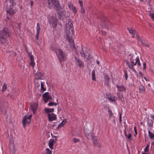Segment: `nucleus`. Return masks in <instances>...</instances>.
Masks as SVG:
<instances>
[{
    "instance_id": "nucleus-63",
    "label": "nucleus",
    "mask_w": 154,
    "mask_h": 154,
    "mask_svg": "<svg viewBox=\"0 0 154 154\" xmlns=\"http://www.w3.org/2000/svg\"><path fill=\"white\" fill-rule=\"evenodd\" d=\"M152 118L154 120V115H152L151 116Z\"/></svg>"
},
{
    "instance_id": "nucleus-20",
    "label": "nucleus",
    "mask_w": 154,
    "mask_h": 154,
    "mask_svg": "<svg viewBox=\"0 0 154 154\" xmlns=\"http://www.w3.org/2000/svg\"><path fill=\"white\" fill-rule=\"evenodd\" d=\"M34 73L35 74L36 77L37 79H40L42 76V74L39 72H36L35 71H34Z\"/></svg>"
},
{
    "instance_id": "nucleus-24",
    "label": "nucleus",
    "mask_w": 154,
    "mask_h": 154,
    "mask_svg": "<svg viewBox=\"0 0 154 154\" xmlns=\"http://www.w3.org/2000/svg\"><path fill=\"white\" fill-rule=\"evenodd\" d=\"M78 64L80 68H83L84 66V63L81 60H78Z\"/></svg>"
},
{
    "instance_id": "nucleus-16",
    "label": "nucleus",
    "mask_w": 154,
    "mask_h": 154,
    "mask_svg": "<svg viewBox=\"0 0 154 154\" xmlns=\"http://www.w3.org/2000/svg\"><path fill=\"white\" fill-rule=\"evenodd\" d=\"M56 138L51 139L49 141L48 145L50 149H53L54 144L56 143Z\"/></svg>"
},
{
    "instance_id": "nucleus-3",
    "label": "nucleus",
    "mask_w": 154,
    "mask_h": 154,
    "mask_svg": "<svg viewBox=\"0 0 154 154\" xmlns=\"http://www.w3.org/2000/svg\"><path fill=\"white\" fill-rule=\"evenodd\" d=\"M9 31L6 27H4L0 32V44H4L6 42V38L10 36Z\"/></svg>"
},
{
    "instance_id": "nucleus-9",
    "label": "nucleus",
    "mask_w": 154,
    "mask_h": 154,
    "mask_svg": "<svg viewBox=\"0 0 154 154\" xmlns=\"http://www.w3.org/2000/svg\"><path fill=\"white\" fill-rule=\"evenodd\" d=\"M49 22L54 28H56L57 25V18L54 16L51 17L49 19Z\"/></svg>"
},
{
    "instance_id": "nucleus-36",
    "label": "nucleus",
    "mask_w": 154,
    "mask_h": 154,
    "mask_svg": "<svg viewBox=\"0 0 154 154\" xmlns=\"http://www.w3.org/2000/svg\"><path fill=\"white\" fill-rule=\"evenodd\" d=\"M9 140L11 143H13V140H14L13 138V136L11 135H10V137H9Z\"/></svg>"
},
{
    "instance_id": "nucleus-12",
    "label": "nucleus",
    "mask_w": 154,
    "mask_h": 154,
    "mask_svg": "<svg viewBox=\"0 0 154 154\" xmlns=\"http://www.w3.org/2000/svg\"><path fill=\"white\" fill-rule=\"evenodd\" d=\"M48 116L49 121H52L57 119L56 115L53 113H48Z\"/></svg>"
},
{
    "instance_id": "nucleus-34",
    "label": "nucleus",
    "mask_w": 154,
    "mask_h": 154,
    "mask_svg": "<svg viewBox=\"0 0 154 154\" xmlns=\"http://www.w3.org/2000/svg\"><path fill=\"white\" fill-rule=\"evenodd\" d=\"M7 88V85L6 84L4 83L2 86V91H5Z\"/></svg>"
},
{
    "instance_id": "nucleus-1",
    "label": "nucleus",
    "mask_w": 154,
    "mask_h": 154,
    "mask_svg": "<svg viewBox=\"0 0 154 154\" xmlns=\"http://www.w3.org/2000/svg\"><path fill=\"white\" fill-rule=\"evenodd\" d=\"M48 6L50 9L54 8L57 11L58 18L61 19L63 15L64 10L61 7L57 0H48Z\"/></svg>"
},
{
    "instance_id": "nucleus-15",
    "label": "nucleus",
    "mask_w": 154,
    "mask_h": 154,
    "mask_svg": "<svg viewBox=\"0 0 154 154\" xmlns=\"http://www.w3.org/2000/svg\"><path fill=\"white\" fill-rule=\"evenodd\" d=\"M80 53L81 55V56L84 57L85 58H86L88 59H89V55L87 57H86V56L88 54V52L87 51H84L83 50V48H81V50L80 51Z\"/></svg>"
},
{
    "instance_id": "nucleus-59",
    "label": "nucleus",
    "mask_w": 154,
    "mask_h": 154,
    "mask_svg": "<svg viewBox=\"0 0 154 154\" xmlns=\"http://www.w3.org/2000/svg\"><path fill=\"white\" fill-rule=\"evenodd\" d=\"M38 82H39V83H37V84H38V85H37V86H38V87H39V86H40V82L41 83V82H39V81H38Z\"/></svg>"
},
{
    "instance_id": "nucleus-28",
    "label": "nucleus",
    "mask_w": 154,
    "mask_h": 154,
    "mask_svg": "<svg viewBox=\"0 0 154 154\" xmlns=\"http://www.w3.org/2000/svg\"><path fill=\"white\" fill-rule=\"evenodd\" d=\"M45 111L46 113H50V112H53L54 111V109L53 108H45Z\"/></svg>"
},
{
    "instance_id": "nucleus-47",
    "label": "nucleus",
    "mask_w": 154,
    "mask_h": 154,
    "mask_svg": "<svg viewBox=\"0 0 154 154\" xmlns=\"http://www.w3.org/2000/svg\"><path fill=\"white\" fill-rule=\"evenodd\" d=\"M119 122H122V113H121L119 114Z\"/></svg>"
},
{
    "instance_id": "nucleus-46",
    "label": "nucleus",
    "mask_w": 154,
    "mask_h": 154,
    "mask_svg": "<svg viewBox=\"0 0 154 154\" xmlns=\"http://www.w3.org/2000/svg\"><path fill=\"white\" fill-rule=\"evenodd\" d=\"M128 77V74L127 73V72L126 71H125V79L126 80L127 79Z\"/></svg>"
},
{
    "instance_id": "nucleus-31",
    "label": "nucleus",
    "mask_w": 154,
    "mask_h": 154,
    "mask_svg": "<svg viewBox=\"0 0 154 154\" xmlns=\"http://www.w3.org/2000/svg\"><path fill=\"white\" fill-rule=\"evenodd\" d=\"M127 29L129 31V32L131 33L132 35H135V31L134 30L132 29H130L129 28H128Z\"/></svg>"
},
{
    "instance_id": "nucleus-57",
    "label": "nucleus",
    "mask_w": 154,
    "mask_h": 154,
    "mask_svg": "<svg viewBox=\"0 0 154 154\" xmlns=\"http://www.w3.org/2000/svg\"><path fill=\"white\" fill-rule=\"evenodd\" d=\"M143 78L144 79L146 80V81H149V80H148L147 79V78L145 77H143Z\"/></svg>"
},
{
    "instance_id": "nucleus-22",
    "label": "nucleus",
    "mask_w": 154,
    "mask_h": 154,
    "mask_svg": "<svg viewBox=\"0 0 154 154\" xmlns=\"http://www.w3.org/2000/svg\"><path fill=\"white\" fill-rule=\"evenodd\" d=\"M107 98L110 100L112 101H115L117 100L116 97L113 95H108Z\"/></svg>"
},
{
    "instance_id": "nucleus-35",
    "label": "nucleus",
    "mask_w": 154,
    "mask_h": 154,
    "mask_svg": "<svg viewBox=\"0 0 154 154\" xmlns=\"http://www.w3.org/2000/svg\"><path fill=\"white\" fill-rule=\"evenodd\" d=\"M57 104V103L53 102H50L48 104V105L50 106H52L53 105L56 106Z\"/></svg>"
},
{
    "instance_id": "nucleus-61",
    "label": "nucleus",
    "mask_w": 154,
    "mask_h": 154,
    "mask_svg": "<svg viewBox=\"0 0 154 154\" xmlns=\"http://www.w3.org/2000/svg\"><path fill=\"white\" fill-rule=\"evenodd\" d=\"M146 2L147 3H149V2H150V0H146Z\"/></svg>"
},
{
    "instance_id": "nucleus-38",
    "label": "nucleus",
    "mask_w": 154,
    "mask_h": 154,
    "mask_svg": "<svg viewBox=\"0 0 154 154\" xmlns=\"http://www.w3.org/2000/svg\"><path fill=\"white\" fill-rule=\"evenodd\" d=\"M149 144H147L145 148L144 149V151L145 152H146L148 151V149L149 147Z\"/></svg>"
},
{
    "instance_id": "nucleus-62",
    "label": "nucleus",
    "mask_w": 154,
    "mask_h": 154,
    "mask_svg": "<svg viewBox=\"0 0 154 154\" xmlns=\"http://www.w3.org/2000/svg\"><path fill=\"white\" fill-rule=\"evenodd\" d=\"M96 63H97L98 65H99V61H97V60L96 61Z\"/></svg>"
},
{
    "instance_id": "nucleus-5",
    "label": "nucleus",
    "mask_w": 154,
    "mask_h": 154,
    "mask_svg": "<svg viewBox=\"0 0 154 154\" xmlns=\"http://www.w3.org/2000/svg\"><path fill=\"white\" fill-rule=\"evenodd\" d=\"M8 104L5 99L3 98H0V109L2 114L5 115L8 108Z\"/></svg>"
},
{
    "instance_id": "nucleus-14",
    "label": "nucleus",
    "mask_w": 154,
    "mask_h": 154,
    "mask_svg": "<svg viewBox=\"0 0 154 154\" xmlns=\"http://www.w3.org/2000/svg\"><path fill=\"white\" fill-rule=\"evenodd\" d=\"M26 51L30 57V58L31 60L30 64L32 67H34L35 63L34 61L33 57V55H32L31 54V53L28 51L27 50H26Z\"/></svg>"
},
{
    "instance_id": "nucleus-43",
    "label": "nucleus",
    "mask_w": 154,
    "mask_h": 154,
    "mask_svg": "<svg viewBox=\"0 0 154 154\" xmlns=\"http://www.w3.org/2000/svg\"><path fill=\"white\" fill-rule=\"evenodd\" d=\"M79 2L80 6L81 7H82L83 5V0H79Z\"/></svg>"
},
{
    "instance_id": "nucleus-40",
    "label": "nucleus",
    "mask_w": 154,
    "mask_h": 154,
    "mask_svg": "<svg viewBox=\"0 0 154 154\" xmlns=\"http://www.w3.org/2000/svg\"><path fill=\"white\" fill-rule=\"evenodd\" d=\"M66 120H64L63 121H62L60 124V125H61L62 126H63L66 123Z\"/></svg>"
},
{
    "instance_id": "nucleus-53",
    "label": "nucleus",
    "mask_w": 154,
    "mask_h": 154,
    "mask_svg": "<svg viewBox=\"0 0 154 154\" xmlns=\"http://www.w3.org/2000/svg\"><path fill=\"white\" fill-rule=\"evenodd\" d=\"M73 140L75 143H76L77 142V139L76 138H74L73 139Z\"/></svg>"
},
{
    "instance_id": "nucleus-17",
    "label": "nucleus",
    "mask_w": 154,
    "mask_h": 154,
    "mask_svg": "<svg viewBox=\"0 0 154 154\" xmlns=\"http://www.w3.org/2000/svg\"><path fill=\"white\" fill-rule=\"evenodd\" d=\"M93 143L94 146H97L98 148L100 147V142L96 138L93 139Z\"/></svg>"
},
{
    "instance_id": "nucleus-45",
    "label": "nucleus",
    "mask_w": 154,
    "mask_h": 154,
    "mask_svg": "<svg viewBox=\"0 0 154 154\" xmlns=\"http://www.w3.org/2000/svg\"><path fill=\"white\" fill-rule=\"evenodd\" d=\"M143 69H146V63L145 62H144L143 63Z\"/></svg>"
},
{
    "instance_id": "nucleus-60",
    "label": "nucleus",
    "mask_w": 154,
    "mask_h": 154,
    "mask_svg": "<svg viewBox=\"0 0 154 154\" xmlns=\"http://www.w3.org/2000/svg\"><path fill=\"white\" fill-rule=\"evenodd\" d=\"M109 113H110V116L112 114V112L111 111L109 110Z\"/></svg>"
},
{
    "instance_id": "nucleus-52",
    "label": "nucleus",
    "mask_w": 154,
    "mask_h": 154,
    "mask_svg": "<svg viewBox=\"0 0 154 154\" xmlns=\"http://www.w3.org/2000/svg\"><path fill=\"white\" fill-rule=\"evenodd\" d=\"M63 126L62 125H60V124H59L58 125V126L57 127V129H59L60 128H61Z\"/></svg>"
},
{
    "instance_id": "nucleus-4",
    "label": "nucleus",
    "mask_w": 154,
    "mask_h": 154,
    "mask_svg": "<svg viewBox=\"0 0 154 154\" xmlns=\"http://www.w3.org/2000/svg\"><path fill=\"white\" fill-rule=\"evenodd\" d=\"M132 56H131V57L130 58V63H129V61L128 60H125V62L126 64L128 66V67L132 70L134 72H136V71L134 67V66H135L136 63H137L138 66H140V60L139 57H137L136 58V61L135 62H134L133 60L132 59Z\"/></svg>"
},
{
    "instance_id": "nucleus-25",
    "label": "nucleus",
    "mask_w": 154,
    "mask_h": 154,
    "mask_svg": "<svg viewBox=\"0 0 154 154\" xmlns=\"http://www.w3.org/2000/svg\"><path fill=\"white\" fill-rule=\"evenodd\" d=\"M139 90L140 92L141 93H144L145 92V88L142 85H140L139 86Z\"/></svg>"
},
{
    "instance_id": "nucleus-37",
    "label": "nucleus",
    "mask_w": 154,
    "mask_h": 154,
    "mask_svg": "<svg viewBox=\"0 0 154 154\" xmlns=\"http://www.w3.org/2000/svg\"><path fill=\"white\" fill-rule=\"evenodd\" d=\"M140 42H141V43L143 45L145 46L146 47H148L149 46V45L147 43H145L144 42H143L142 41V40H140Z\"/></svg>"
},
{
    "instance_id": "nucleus-10",
    "label": "nucleus",
    "mask_w": 154,
    "mask_h": 154,
    "mask_svg": "<svg viewBox=\"0 0 154 154\" xmlns=\"http://www.w3.org/2000/svg\"><path fill=\"white\" fill-rule=\"evenodd\" d=\"M59 54L58 58L60 62L65 61L66 60V55L63 51L60 49H58Z\"/></svg>"
},
{
    "instance_id": "nucleus-56",
    "label": "nucleus",
    "mask_w": 154,
    "mask_h": 154,
    "mask_svg": "<svg viewBox=\"0 0 154 154\" xmlns=\"http://www.w3.org/2000/svg\"><path fill=\"white\" fill-rule=\"evenodd\" d=\"M102 34L103 35H105L106 33L105 31H102Z\"/></svg>"
},
{
    "instance_id": "nucleus-2",
    "label": "nucleus",
    "mask_w": 154,
    "mask_h": 154,
    "mask_svg": "<svg viewBox=\"0 0 154 154\" xmlns=\"http://www.w3.org/2000/svg\"><path fill=\"white\" fill-rule=\"evenodd\" d=\"M65 25L66 37L68 42L72 45L73 41L72 39V36L73 35V32L71 20H69L68 21V23L66 24Z\"/></svg>"
},
{
    "instance_id": "nucleus-54",
    "label": "nucleus",
    "mask_w": 154,
    "mask_h": 154,
    "mask_svg": "<svg viewBox=\"0 0 154 154\" xmlns=\"http://www.w3.org/2000/svg\"><path fill=\"white\" fill-rule=\"evenodd\" d=\"M6 52L7 53H10V54H11L12 52V51H10L9 50H7Z\"/></svg>"
},
{
    "instance_id": "nucleus-44",
    "label": "nucleus",
    "mask_w": 154,
    "mask_h": 154,
    "mask_svg": "<svg viewBox=\"0 0 154 154\" xmlns=\"http://www.w3.org/2000/svg\"><path fill=\"white\" fill-rule=\"evenodd\" d=\"M81 7V12L83 14H85V9H84V8L82 7V6Z\"/></svg>"
},
{
    "instance_id": "nucleus-13",
    "label": "nucleus",
    "mask_w": 154,
    "mask_h": 154,
    "mask_svg": "<svg viewBox=\"0 0 154 154\" xmlns=\"http://www.w3.org/2000/svg\"><path fill=\"white\" fill-rule=\"evenodd\" d=\"M38 105V104L37 103H34L30 105V109L34 114L35 113V111L37 109Z\"/></svg>"
},
{
    "instance_id": "nucleus-11",
    "label": "nucleus",
    "mask_w": 154,
    "mask_h": 154,
    "mask_svg": "<svg viewBox=\"0 0 154 154\" xmlns=\"http://www.w3.org/2000/svg\"><path fill=\"white\" fill-rule=\"evenodd\" d=\"M44 98L43 100L45 103H46L48 101H51L52 100V98L49 94V93L46 92L43 95Z\"/></svg>"
},
{
    "instance_id": "nucleus-49",
    "label": "nucleus",
    "mask_w": 154,
    "mask_h": 154,
    "mask_svg": "<svg viewBox=\"0 0 154 154\" xmlns=\"http://www.w3.org/2000/svg\"><path fill=\"white\" fill-rule=\"evenodd\" d=\"M137 38L140 42V40H142L141 38L138 36L137 34L136 35Z\"/></svg>"
},
{
    "instance_id": "nucleus-18",
    "label": "nucleus",
    "mask_w": 154,
    "mask_h": 154,
    "mask_svg": "<svg viewBox=\"0 0 154 154\" xmlns=\"http://www.w3.org/2000/svg\"><path fill=\"white\" fill-rule=\"evenodd\" d=\"M68 6L69 8L71 10H72V11L75 13H76V8L73 6L71 2H69L68 4Z\"/></svg>"
},
{
    "instance_id": "nucleus-26",
    "label": "nucleus",
    "mask_w": 154,
    "mask_h": 154,
    "mask_svg": "<svg viewBox=\"0 0 154 154\" xmlns=\"http://www.w3.org/2000/svg\"><path fill=\"white\" fill-rule=\"evenodd\" d=\"M147 124L149 127H152L153 126V121L151 119H149V118L147 119Z\"/></svg>"
},
{
    "instance_id": "nucleus-21",
    "label": "nucleus",
    "mask_w": 154,
    "mask_h": 154,
    "mask_svg": "<svg viewBox=\"0 0 154 154\" xmlns=\"http://www.w3.org/2000/svg\"><path fill=\"white\" fill-rule=\"evenodd\" d=\"M9 148L11 151H13L14 153L16 150V148L13 143H10L9 146Z\"/></svg>"
},
{
    "instance_id": "nucleus-19",
    "label": "nucleus",
    "mask_w": 154,
    "mask_h": 154,
    "mask_svg": "<svg viewBox=\"0 0 154 154\" xmlns=\"http://www.w3.org/2000/svg\"><path fill=\"white\" fill-rule=\"evenodd\" d=\"M37 32L36 36V39L38 40L39 32L40 30V26L39 24L38 23H37Z\"/></svg>"
},
{
    "instance_id": "nucleus-42",
    "label": "nucleus",
    "mask_w": 154,
    "mask_h": 154,
    "mask_svg": "<svg viewBox=\"0 0 154 154\" xmlns=\"http://www.w3.org/2000/svg\"><path fill=\"white\" fill-rule=\"evenodd\" d=\"M10 56H16V53L15 52H14L13 51H12V52L11 54H10Z\"/></svg>"
},
{
    "instance_id": "nucleus-50",
    "label": "nucleus",
    "mask_w": 154,
    "mask_h": 154,
    "mask_svg": "<svg viewBox=\"0 0 154 154\" xmlns=\"http://www.w3.org/2000/svg\"><path fill=\"white\" fill-rule=\"evenodd\" d=\"M127 138L129 140L131 139H132V138H131V134H129L127 136Z\"/></svg>"
},
{
    "instance_id": "nucleus-7",
    "label": "nucleus",
    "mask_w": 154,
    "mask_h": 154,
    "mask_svg": "<svg viewBox=\"0 0 154 154\" xmlns=\"http://www.w3.org/2000/svg\"><path fill=\"white\" fill-rule=\"evenodd\" d=\"M92 130L89 127H85L84 128V131L85 134L86 138L88 139H91L93 140V139L95 137L93 136V134L91 132Z\"/></svg>"
},
{
    "instance_id": "nucleus-55",
    "label": "nucleus",
    "mask_w": 154,
    "mask_h": 154,
    "mask_svg": "<svg viewBox=\"0 0 154 154\" xmlns=\"http://www.w3.org/2000/svg\"><path fill=\"white\" fill-rule=\"evenodd\" d=\"M146 83L148 84V87H149V90H150V87L151 86H150V84H149V83H147V82Z\"/></svg>"
},
{
    "instance_id": "nucleus-8",
    "label": "nucleus",
    "mask_w": 154,
    "mask_h": 154,
    "mask_svg": "<svg viewBox=\"0 0 154 154\" xmlns=\"http://www.w3.org/2000/svg\"><path fill=\"white\" fill-rule=\"evenodd\" d=\"M32 115H30L28 116H25L23 119L22 122L23 127L25 128L26 127V124H29L31 122V119L32 117Z\"/></svg>"
},
{
    "instance_id": "nucleus-27",
    "label": "nucleus",
    "mask_w": 154,
    "mask_h": 154,
    "mask_svg": "<svg viewBox=\"0 0 154 154\" xmlns=\"http://www.w3.org/2000/svg\"><path fill=\"white\" fill-rule=\"evenodd\" d=\"M105 82L107 85H108L109 84V78L107 75H106L104 77Z\"/></svg>"
},
{
    "instance_id": "nucleus-29",
    "label": "nucleus",
    "mask_w": 154,
    "mask_h": 154,
    "mask_svg": "<svg viewBox=\"0 0 154 154\" xmlns=\"http://www.w3.org/2000/svg\"><path fill=\"white\" fill-rule=\"evenodd\" d=\"M117 94L118 98L122 101L123 100L124 98H123L122 94L119 93H118Z\"/></svg>"
},
{
    "instance_id": "nucleus-6",
    "label": "nucleus",
    "mask_w": 154,
    "mask_h": 154,
    "mask_svg": "<svg viewBox=\"0 0 154 154\" xmlns=\"http://www.w3.org/2000/svg\"><path fill=\"white\" fill-rule=\"evenodd\" d=\"M14 3L13 1H11L9 4L7 5L6 11L8 14L12 15L14 14L16 12V11L13 10L12 8L14 6Z\"/></svg>"
},
{
    "instance_id": "nucleus-48",
    "label": "nucleus",
    "mask_w": 154,
    "mask_h": 154,
    "mask_svg": "<svg viewBox=\"0 0 154 154\" xmlns=\"http://www.w3.org/2000/svg\"><path fill=\"white\" fill-rule=\"evenodd\" d=\"M150 16L151 17L152 19L154 20V14H150Z\"/></svg>"
},
{
    "instance_id": "nucleus-30",
    "label": "nucleus",
    "mask_w": 154,
    "mask_h": 154,
    "mask_svg": "<svg viewBox=\"0 0 154 154\" xmlns=\"http://www.w3.org/2000/svg\"><path fill=\"white\" fill-rule=\"evenodd\" d=\"M92 79L93 80L96 81V77L95 70H93L92 72Z\"/></svg>"
},
{
    "instance_id": "nucleus-58",
    "label": "nucleus",
    "mask_w": 154,
    "mask_h": 154,
    "mask_svg": "<svg viewBox=\"0 0 154 154\" xmlns=\"http://www.w3.org/2000/svg\"><path fill=\"white\" fill-rule=\"evenodd\" d=\"M30 4H31V7H32V5L33 4V2L32 1H30Z\"/></svg>"
},
{
    "instance_id": "nucleus-41",
    "label": "nucleus",
    "mask_w": 154,
    "mask_h": 154,
    "mask_svg": "<svg viewBox=\"0 0 154 154\" xmlns=\"http://www.w3.org/2000/svg\"><path fill=\"white\" fill-rule=\"evenodd\" d=\"M66 120H64L63 121H62L60 124V125H61L62 126H63L66 123Z\"/></svg>"
},
{
    "instance_id": "nucleus-39",
    "label": "nucleus",
    "mask_w": 154,
    "mask_h": 154,
    "mask_svg": "<svg viewBox=\"0 0 154 154\" xmlns=\"http://www.w3.org/2000/svg\"><path fill=\"white\" fill-rule=\"evenodd\" d=\"M46 153L48 154H51L52 151H51L48 148H47L46 149Z\"/></svg>"
},
{
    "instance_id": "nucleus-51",
    "label": "nucleus",
    "mask_w": 154,
    "mask_h": 154,
    "mask_svg": "<svg viewBox=\"0 0 154 154\" xmlns=\"http://www.w3.org/2000/svg\"><path fill=\"white\" fill-rule=\"evenodd\" d=\"M134 129L135 132V133H136V134H137V131L136 130V126H135L134 128Z\"/></svg>"
},
{
    "instance_id": "nucleus-33",
    "label": "nucleus",
    "mask_w": 154,
    "mask_h": 154,
    "mask_svg": "<svg viewBox=\"0 0 154 154\" xmlns=\"http://www.w3.org/2000/svg\"><path fill=\"white\" fill-rule=\"evenodd\" d=\"M41 92H42V91H44L46 90V89L44 87V84L42 82H41Z\"/></svg>"
},
{
    "instance_id": "nucleus-64",
    "label": "nucleus",
    "mask_w": 154,
    "mask_h": 154,
    "mask_svg": "<svg viewBox=\"0 0 154 154\" xmlns=\"http://www.w3.org/2000/svg\"><path fill=\"white\" fill-rule=\"evenodd\" d=\"M139 74H140L141 75H142V73L141 72H139Z\"/></svg>"
},
{
    "instance_id": "nucleus-32",
    "label": "nucleus",
    "mask_w": 154,
    "mask_h": 154,
    "mask_svg": "<svg viewBox=\"0 0 154 154\" xmlns=\"http://www.w3.org/2000/svg\"><path fill=\"white\" fill-rule=\"evenodd\" d=\"M148 134L149 138L151 139H154V134L150 132L149 130L148 131Z\"/></svg>"
},
{
    "instance_id": "nucleus-23",
    "label": "nucleus",
    "mask_w": 154,
    "mask_h": 154,
    "mask_svg": "<svg viewBox=\"0 0 154 154\" xmlns=\"http://www.w3.org/2000/svg\"><path fill=\"white\" fill-rule=\"evenodd\" d=\"M116 87L119 91L122 92L123 91H125L126 90V88L123 86H119L118 85L116 86Z\"/></svg>"
}]
</instances>
